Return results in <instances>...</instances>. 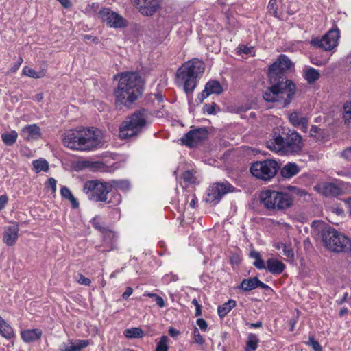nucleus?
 <instances>
[{"mask_svg": "<svg viewBox=\"0 0 351 351\" xmlns=\"http://www.w3.org/2000/svg\"><path fill=\"white\" fill-rule=\"evenodd\" d=\"M292 62L285 55L279 56L269 66L268 76L271 84L263 94V99L269 102H276L282 107L290 104L295 95V86L291 80L284 79V73L291 69Z\"/></svg>", "mask_w": 351, "mask_h": 351, "instance_id": "obj_1", "label": "nucleus"}, {"mask_svg": "<svg viewBox=\"0 0 351 351\" xmlns=\"http://www.w3.org/2000/svg\"><path fill=\"white\" fill-rule=\"evenodd\" d=\"M144 81L136 72L121 73L117 87L114 90L115 102L125 106H130L144 90Z\"/></svg>", "mask_w": 351, "mask_h": 351, "instance_id": "obj_2", "label": "nucleus"}, {"mask_svg": "<svg viewBox=\"0 0 351 351\" xmlns=\"http://www.w3.org/2000/svg\"><path fill=\"white\" fill-rule=\"evenodd\" d=\"M64 146L78 151H90L101 143V131L97 129L76 128L64 132L62 139Z\"/></svg>", "mask_w": 351, "mask_h": 351, "instance_id": "obj_3", "label": "nucleus"}, {"mask_svg": "<svg viewBox=\"0 0 351 351\" xmlns=\"http://www.w3.org/2000/svg\"><path fill=\"white\" fill-rule=\"evenodd\" d=\"M266 147L272 152L281 154H298L302 148V138L296 132L287 134L284 137L280 129L274 128L271 138L266 142Z\"/></svg>", "mask_w": 351, "mask_h": 351, "instance_id": "obj_4", "label": "nucleus"}, {"mask_svg": "<svg viewBox=\"0 0 351 351\" xmlns=\"http://www.w3.org/2000/svg\"><path fill=\"white\" fill-rule=\"evenodd\" d=\"M147 116V110L141 108L127 117L119 127V138L128 139L137 136L148 125Z\"/></svg>", "mask_w": 351, "mask_h": 351, "instance_id": "obj_5", "label": "nucleus"}, {"mask_svg": "<svg viewBox=\"0 0 351 351\" xmlns=\"http://www.w3.org/2000/svg\"><path fill=\"white\" fill-rule=\"evenodd\" d=\"M260 200L269 210H285L289 208L293 202L292 197L289 193L270 189L261 193Z\"/></svg>", "mask_w": 351, "mask_h": 351, "instance_id": "obj_6", "label": "nucleus"}, {"mask_svg": "<svg viewBox=\"0 0 351 351\" xmlns=\"http://www.w3.org/2000/svg\"><path fill=\"white\" fill-rule=\"evenodd\" d=\"M322 240L326 246L336 252L351 250V241L343 234L334 228H325L322 232Z\"/></svg>", "mask_w": 351, "mask_h": 351, "instance_id": "obj_7", "label": "nucleus"}, {"mask_svg": "<svg viewBox=\"0 0 351 351\" xmlns=\"http://www.w3.org/2000/svg\"><path fill=\"white\" fill-rule=\"evenodd\" d=\"M83 191L90 200L96 202H107L108 195L112 193L109 182H101L97 180L86 181L83 187Z\"/></svg>", "mask_w": 351, "mask_h": 351, "instance_id": "obj_8", "label": "nucleus"}, {"mask_svg": "<svg viewBox=\"0 0 351 351\" xmlns=\"http://www.w3.org/2000/svg\"><path fill=\"white\" fill-rule=\"evenodd\" d=\"M279 168L276 160L266 159L252 163L250 172L253 176L259 180L269 181L276 176Z\"/></svg>", "mask_w": 351, "mask_h": 351, "instance_id": "obj_9", "label": "nucleus"}, {"mask_svg": "<svg viewBox=\"0 0 351 351\" xmlns=\"http://www.w3.org/2000/svg\"><path fill=\"white\" fill-rule=\"evenodd\" d=\"M340 37L339 29L329 30L322 38H315L311 40V45L314 47L330 51L337 47Z\"/></svg>", "mask_w": 351, "mask_h": 351, "instance_id": "obj_10", "label": "nucleus"}, {"mask_svg": "<svg viewBox=\"0 0 351 351\" xmlns=\"http://www.w3.org/2000/svg\"><path fill=\"white\" fill-rule=\"evenodd\" d=\"M100 19L108 26L113 28H125L128 22L122 16L108 8H102L98 13Z\"/></svg>", "mask_w": 351, "mask_h": 351, "instance_id": "obj_11", "label": "nucleus"}, {"mask_svg": "<svg viewBox=\"0 0 351 351\" xmlns=\"http://www.w3.org/2000/svg\"><path fill=\"white\" fill-rule=\"evenodd\" d=\"M176 80L178 85L183 86L184 91L187 95L193 93L198 83V80L182 65L179 67L176 72Z\"/></svg>", "mask_w": 351, "mask_h": 351, "instance_id": "obj_12", "label": "nucleus"}, {"mask_svg": "<svg viewBox=\"0 0 351 351\" xmlns=\"http://www.w3.org/2000/svg\"><path fill=\"white\" fill-rule=\"evenodd\" d=\"M208 136V131L206 128H198L190 130L186 133L180 141L182 145L189 147H195L202 143Z\"/></svg>", "mask_w": 351, "mask_h": 351, "instance_id": "obj_13", "label": "nucleus"}, {"mask_svg": "<svg viewBox=\"0 0 351 351\" xmlns=\"http://www.w3.org/2000/svg\"><path fill=\"white\" fill-rule=\"evenodd\" d=\"M162 0H132L140 13L146 16L154 15L160 8Z\"/></svg>", "mask_w": 351, "mask_h": 351, "instance_id": "obj_14", "label": "nucleus"}, {"mask_svg": "<svg viewBox=\"0 0 351 351\" xmlns=\"http://www.w3.org/2000/svg\"><path fill=\"white\" fill-rule=\"evenodd\" d=\"M111 190H121L122 191H128L130 189V184L128 180H112L110 181ZM121 202V195L119 193L112 191V197L108 202L110 206H117Z\"/></svg>", "mask_w": 351, "mask_h": 351, "instance_id": "obj_15", "label": "nucleus"}, {"mask_svg": "<svg viewBox=\"0 0 351 351\" xmlns=\"http://www.w3.org/2000/svg\"><path fill=\"white\" fill-rule=\"evenodd\" d=\"M182 65L198 81L203 76L206 68L205 63L198 58H193Z\"/></svg>", "mask_w": 351, "mask_h": 351, "instance_id": "obj_16", "label": "nucleus"}, {"mask_svg": "<svg viewBox=\"0 0 351 351\" xmlns=\"http://www.w3.org/2000/svg\"><path fill=\"white\" fill-rule=\"evenodd\" d=\"M212 94H219V81H208L205 85L204 90L198 94L196 101L201 104Z\"/></svg>", "mask_w": 351, "mask_h": 351, "instance_id": "obj_17", "label": "nucleus"}, {"mask_svg": "<svg viewBox=\"0 0 351 351\" xmlns=\"http://www.w3.org/2000/svg\"><path fill=\"white\" fill-rule=\"evenodd\" d=\"M19 230L17 223H14L13 225L6 227L3 235V242L8 246H13L19 237Z\"/></svg>", "mask_w": 351, "mask_h": 351, "instance_id": "obj_18", "label": "nucleus"}, {"mask_svg": "<svg viewBox=\"0 0 351 351\" xmlns=\"http://www.w3.org/2000/svg\"><path fill=\"white\" fill-rule=\"evenodd\" d=\"M88 345V340H77L75 343L73 340L68 341V345L63 343L58 348V351H81L84 348Z\"/></svg>", "mask_w": 351, "mask_h": 351, "instance_id": "obj_19", "label": "nucleus"}, {"mask_svg": "<svg viewBox=\"0 0 351 351\" xmlns=\"http://www.w3.org/2000/svg\"><path fill=\"white\" fill-rule=\"evenodd\" d=\"M103 241L107 247L105 251L110 252L116 247L117 234L112 230L107 228L102 233Z\"/></svg>", "mask_w": 351, "mask_h": 351, "instance_id": "obj_20", "label": "nucleus"}, {"mask_svg": "<svg viewBox=\"0 0 351 351\" xmlns=\"http://www.w3.org/2000/svg\"><path fill=\"white\" fill-rule=\"evenodd\" d=\"M21 132L28 141L38 139L41 135L40 128L36 124L25 126Z\"/></svg>", "mask_w": 351, "mask_h": 351, "instance_id": "obj_21", "label": "nucleus"}, {"mask_svg": "<svg viewBox=\"0 0 351 351\" xmlns=\"http://www.w3.org/2000/svg\"><path fill=\"white\" fill-rule=\"evenodd\" d=\"M285 269V265L278 259L271 258L267 261V269L272 274H280Z\"/></svg>", "mask_w": 351, "mask_h": 351, "instance_id": "obj_22", "label": "nucleus"}, {"mask_svg": "<svg viewBox=\"0 0 351 351\" xmlns=\"http://www.w3.org/2000/svg\"><path fill=\"white\" fill-rule=\"evenodd\" d=\"M42 333L40 329H29L21 331V335L25 342L30 343L40 339Z\"/></svg>", "mask_w": 351, "mask_h": 351, "instance_id": "obj_23", "label": "nucleus"}, {"mask_svg": "<svg viewBox=\"0 0 351 351\" xmlns=\"http://www.w3.org/2000/svg\"><path fill=\"white\" fill-rule=\"evenodd\" d=\"M219 198V182H216L210 185L207 191L205 201L207 203H212Z\"/></svg>", "mask_w": 351, "mask_h": 351, "instance_id": "obj_24", "label": "nucleus"}, {"mask_svg": "<svg viewBox=\"0 0 351 351\" xmlns=\"http://www.w3.org/2000/svg\"><path fill=\"white\" fill-rule=\"evenodd\" d=\"M300 171V167L294 162H288L280 171L281 176L285 178H290L298 174Z\"/></svg>", "mask_w": 351, "mask_h": 351, "instance_id": "obj_25", "label": "nucleus"}, {"mask_svg": "<svg viewBox=\"0 0 351 351\" xmlns=\"http://www.w3.org/2000/svg\"><path fill=\"white\" fill-rule=\"evenodd\" d=\"M303 77L308 84H311L319 78L320 73L317 69L309 67L304 70Z\"/></svg>", "mask_w": 351, "mask_h": 351, "instance_id": "obj_26", "label": "nucleus"}, {"mask_svg": "<svg viewBox=\"0 0 351 351\" xmlns=\"http://www.w3.org/2000/svg\"><path fill=\"white\" fill-rule=\"evenodd\" d=\"M341 193V189L332 183L325 184L322 190V193L325 196L337 197Z\"/></svg>", "mask_w": 351, "mask_h": 351, "instance_id": "obj_27", "label": "nucleus"}, {"mask_svg": "<svg viewBox=\"0 0 351 351\" xmlns=\"http://www.w3.org/2000/svg\"><path fill=\"white\" fill-rule=\"evenodd\" d=\"M123 335L128 339H141L145 335L140 327L127 328L123 331Z\"/></svg>", "mask_w": 351, "mask_h": 351, "instance_id": "obj_28", "label": "nucleus"}, {"mask_svg": "<svg viewBox=\"0 0 351 351\" xmlns=\"http://www.w3.org/2000/svg\"><path fill=\"white\" fill-rule=\"evenodd\" d=\"M257 277L243 279L239 286V289H243L245 291H249L255 289L257 288Z\"/></svg>", "mask_w": 351, "mask_h": 351, "instance_id": "obj_29", "label": "nucleus"}, {"mask_svg": "<svg viewBox=\"0 0 351 351\" xmlns=\"http://www.w3.org/2000/svg\"><path fill=\"white\" fill-rule=\"evenodd\" d=\"M60 195L63 198L66 199L71 202L73 208H77L79 207V202L73 195L71 191L68 187L62 186L60 189Z\"/></svg>", "mask_w": 351, "mask_h": 351, "instance_id": "obj_30", "label": "nucleus"}, {"mask_svg": "<svg viewBox=\"0 0 351 351\" xmlns=\"http://www.w3.org/2000/svg\"><path fill=\"white\" fill-rule=\"evenodd\" d=\"M259 339L258 337L253 333L247 335L245 351H256L258 348Z\"/></svg>", "mask_w": 351, "mask_h": 351, "instance_id": "obj_31", "label": "nucleus"}, {"mask_svg": "<svg viewBox=\"0 0 351 351\" xmlns=\"http://www.w3.org/2000/svg\"><path fill=\"white\" fill-rule=\"evenodd\" d=\"M18 134L15 130H12L10 132L4 133L1 135L2 141L8 146L13 145L17 139Z\"/></svg>", "mask_w": 351, "mask_h": 351, "instance_id": "obj_32", "label": "nucleus"}, {"mask_svg": "<svg viewBox=\"0 0 351 351\" xmlns=\"http://www.w3.org/2000/svg\"><path fill=\"white\" fill-rule=\"evenodd\" d=\"M0 334L6 339L13 337L12 328L0 317Z\"/></svg>", "mask_w": 351, "mask_h": 351, "instance_id": "obj_33", "label": "nucleus"}, {"mask_svg": "<svg viewBox=\"0 0 351 351\" xmlns=\"http://www.w3.org/2000/svg\"><path fill=\"white\" fill-rule=\"evenodd\" d=\"M32 165L36 173L40 171H47L49 170V164L46 160H35L32 162Z\"/></svg>", "mask_w": 351, "mask_h": 351, "instance_id": "obj_34", "label": "nucleus"}, {"mask_svg": "<svg viewBox=\"0 0 351 351\" xmlns=\"http://www.w3.org/2000/svg\"><path fill=\"white\" fill-rule=\"evenodd\" d=\"M306 117L301 116L299 113L294 112L289 115L290 122L295 127H298L302 123H306Z\"/></svg>", "mask_w": 351, "mask_h": 351, "instance_id": "obj_35", "label": "nucleus"}, {"mask_svg": "<svg viewBox=\"0 0 351 351\" xmlns=\"http://www.w3.org/2000/svg\"><path fill=\"white\" fill-rule=\"evenodd\" d=\"M282 5V0H270L268 4V10L270 14L275 17L278 16L279 6Z\"/></svg>", "mask_w": 351, "mask_h": 351, "instance_id": "obj_36", "label": "nucleus"}, {"mask_svg": "<svg viewBox=\"0 0 351 351\" xmlns=\"http://www.w3.org/2000/svg\"><path fill=\"white\" fill-rule=\"evenodd\" d=\"M23 74L34 79L41 78L45 76L44 71L36 72L35 70L28 66H25L23 68Z\"/></svg>", "mask_w": 351, "mask_h": 351, "instance_id": "obj_37", "label": "nucleus"}, {"mask_svg": "<svg viewBox=\"0 0 351 351\" xmlns=\"http://www.w3.org/2000/svg\"><path fill=\"white\" fill-rule=\"evenodd\" d=\"M236 302L234 300H229L221 306V317L227 315L234 306Z\"/></svg>", "mask_w": 351, "mask_h": 351, "instance_id": "obj_38", "label": "nucleus"}, {"mask_svg": "<svg viewBox=\"0 0 351 351\" xmlns=\"http://www.w3.org/2000/svg\"><path fill=\"white\" fill-rule=\"evenodd\" d=\"M167 341L168 337L165 335L162 336L157 343L156 351H168Z\"/></svg>", "mask_w": 351, "mask_h": 351, "instance_id": "obj_39", "label": "nucleus"}, {"mask_svg": "<svg viewBox=\"0 0 351 351\" xmlns=\"http://www.w3.org/2000/svg\"><path fill=\"white\" fill-rule=\"evenodd\" d=\"M235 188L227 181L221 182V197L228 193H232Z\"/></svg>", "mask_w": 351, "mask_h": 351, "instance_id": "obj_40", "label": "nucleus"}, {"mask_svg": "<svg viewBox=\"0 0 351 351\" xmlns=\"http://www.w3.org/2000/svg\"><path fill=\"white\" fill-rule=\"evenodd\" d=\"M343 110V118L344 121L348 123L351 121V101L344 104Z\"/></svg>", "mask_w": 351, "mask_h": 351, "instance_id": "obj_41", "label": "nucleus"}, {"mask_svg": "<svg viewBox=\"0 0 351 351\" xmlns=\"http://www.w3.org/2000/svg\"><path fill=\"white\" fill-rule=\"evenodd\" d=\"M237 51L239 53H244L246 55H252L254 56V47L247 46L245 45H240L237 47Z\"/></svg>", "mask_w": 351, "mask_h": 351, "instance_id": "obj_42", "label": "nucleus"}, {"mask_svg": "<svg viewBox=\"0 0 351 351\" xmlns=\"http://www.w3.org/2000/svg\"><path fill=\"white\" fill-rule=\"evenodd\" d=\"M143 295L144 296H148L149 298H154L155 302L156 303V304L158 305L160 307L162 308V307L165 306L164 300L162 299V297L158 295L156 293L145 292L143 294Z\"/></svg>", "mask_w": 351, "mask_h": 351, "instance_id": "obj_43", "label": "nucleus"}, {"mask_svg": "<svg viewBox=\"0 0 351 351\" xmlns=\"http://www.w3.org/2000/svg\"><path fill=\"white\" fill-rule=\"evenodd\" d=\"M93 227L102 233L108 227L104 226L103 223L101 222L98 217H94L90 221Z\"/></svg>", "mask_w": 351, "mask_h": 351, "instance_id": "obj_44", "label": "nucleus"}, {"mask_svg": "<svg viewBox=\"0 0 351 351\" xmlns=\"http://www.w3.org/2000/svg\"><path fill=\"white\" fill-rule=\"evenodd\" d=\"M254 265L258 269H267V266L265 265L264 261L261 258L259 254H256V260L254 262Z\"/></svg>", "mask_w": 351, "mask_h": 351, "instance_id": "obj_45", "label": "nucleus"}, {"mask_svg": "<svg viewBox=\"0 0 351 351\" xmlns=\"http://www.w3.org/2000/svg\"><path fill=\"white\" fill-rule=\"evenodd\" d=\"M308 344L312 347L314 351H322V348L320 346L319 343L315 340L313 336L309 337Z\"/></svg>", "mask_w": 351, "mask_h": 351, "instance_id": "obj_46", "label": "nucleus"}, {"mask_svg": "<svg viewBox=\"0 0 351 351\" xmlns=\"http://www.w3.org/2000/svg\"><path fill=\"white\" fill-rule=\"evenodd\" d=\"M283 254L288 258H293L294 257V253L291 247L289 245L285 244L282 248Z\"/></svg>", "mask_w": 351, "mask_h": 351, "instance_id": "obj_47", "label": "nucleus"}, {"mask_svg": "<svg viewBox=\"0 0 351 351\" xmlns=\"http://www.w3.org/2000/svg\"><path fill=\"white\" fill-rule=\"evenodd\" d=\"M217 107V104L215 103H213L212 104H206L204 106V112H206L208 114H213L215 113V108Z\"/></svg>", "mask_w": 351, "mask_h": 351, "instance_id": "obj_48", "label": "nucleus"}, {"mask_svg": "<svg viewBox=\"0 0 351 351\" xmlns=\"http://www.w3.org/2000/svg\"><path fill=\"white\" fill-rule=\"evenodd\" d=\"M86 167H90L92 169L97 170L104 167V165L101 162H84Z\"/></svg>", "mask_w": 351, "mask_h": 351, "instance_id": "obj_49", "label": "nucleus"}, {"mask_svg": "<svg viewBox=\"0 0 351 351\" xmlns=\"http://www.w3.org/2000/svg\"><path fill=\"white\" fill-rule=\"evenodd\" d=\"M182 178L185 182H193V180H194V176H193V174L192 171L188 170V171H185L182 174Z\"/></svg>", "mask_w": 351, "mask_h": 351, "instance_id": "obj_50", "label": "nucleus"}, {"mask_svg": "<svg viewBox=\"0 0 351 351\" xmlns=\"http://www.w3.org/2000/svg\"><path fill=\"white\" fill-rule=\"evenodd\" d=\"M193 335H194L195 341L197 343L202 344L204 342V340L202 336L200 335V332H199L198 328L196 327H195V328H194Z\"/></svg>", "mask_w": 351, "mask_h": 351, "instance_id": "obj_51", "label": "nucleus"}, {"mask_svg": "<svg viewBox=\"0 0 351 351\" xmlns=\"http://www.w3.org/2000/svg\"><path fill=\"white\" fill-rule=\"evenodd\" d=\"M47 188H50L52 193L56 192V180L53 178H49L48 179V186Z\"/></svg>", "mask_w": 351, "mask_h": 351, "instance_id": "obj_52", "label": "nucleus"}, {"mask_svg": "<svg viewBox=\"0 0 351 351\" xmlns=\"http://www.w3.org/2000/svg\"><path fill=\"white\" fill-rule=\"evenodd\" d=\"M77 282L81 284L86 286H88L90 284L91 281L89 278L85 277L82 274H79V278L77 280Z\"/></svg>", "mask_w": 351, "mask_h": 351, "instance_id": "obj_53", "label": "nucleus"}, {"mask_svg": "<svg viewBox=\"0 0 351 351\" xmlns=\"http://www.w3.org/2000/svg\"><path fill=\"white\" fill-rule=\"evenodd\" d=\"M196 323H197V325L199 327V328L202 331H206V330L207 328V323L204 319H202V318L197 319Z\"/></svg>", "mask_w": 351, "mask_h": 351, "instance_id": "obj_54", "label": "nucleus"}, {"mask_svg": "<svg viewBox=\"0 0 351 351\" xmlns=\"http://www.w3.org/2000/svg\"><path fill=\"white\" fill-rule=\"evenodd\" d=\"M8 201V196L3 195L0 196V210H1L7 204Z\"/></svg>", "mask_w": 351, "mask_h": 351, "instance_id": "obj_55", "label": "nucleus"}, {"mask_svg": "<svg viewBox=\"0 0 351 351\" xmlns=\"http://www.w3.org/2000/svg\"><path fill=\"white\" fill-rule=\"evenodd\" d=\"M341 156L346 160H351V147H348L343 150L341 153Z\"/></svg>", "mask_w": 351, "mask_h": 351, "instance_id": "obj_56", "label": "nucleus"}, {"mask_svg": "<svg viewBox=\"0 0 351 351\" xmlns=\"http://www.w3.org/2000/svg\"><path fill=\"white\" fill-rule=\"evenodd\" d=\"M133 293V289L130 287H128L122 294V298L123 300H127Z\"/></svg>", "mask_w": 351, "mask_h": 351, "instance_id": "obj_57", "label": "nucleus"}, {"mask_svg": "<svg viewBox=\"0 0 351 351\" xmlns=\"http://www.w3.org/2000/svg\"><path fill=\"white\" fill-rule=\"evenodd\" d=\"M22 62H23V58H22V57H19L17 62L15 63L13 65L12 68L11 69V71L13 73L16 72L19 69Z\"/></svg>", "mask_w": 351, "mask_h": 351, "instance_id": "obj_58", "label": "nucleus"}, {"mask_svg": "<svg viewBox=\"0 0 351 351\" xmlns=\"http://www.w3.org/2000/svg\"><path fill=\"white\" fill-rule=\"evenodd\" d=\"M320 130V128L317 125H312L310 130V135L311 136H315L317 134L319 133Z\"/></svg>", "mask_w": 351, "mask_h": 351, "instance_id": "obj_59", "label": "nucleus"}, {"mask_svg": "<svg viewBox=\"0 0 351 351\" xmlns=\"http://www.w3.org/2000/svg\"><path fill=\"white\" fill-rule=\"evenodd\" d=\"M169 335L172 337H176L178 335H180V331L176 329L173 327H170L169 329Z\"/></svg>", "mask_w": 351, "mask_h": 351, "instance_id": "obj_60", "label": "nucleus"}, {"mask_svg": "<svg viewBox=\"0 0 351 351\" xmlns=\"http://www.w3.org/2000/svg\"><path fill=\"white\" fill-rule=\"evenodd\" d=\"M152 96H154L156 99H157L158 101L160 103L163 101V96L161 93H157L155 94H149L147 96V97H151Z\"/></svg>", "mask_w": 351, "mask_h": 351, "instance_id": "obj_61", "label": "nucleus"}, {"mask_svg": "<svg viewBox=\"0 0 351 351\" xmlns=\"http://www.w3.org/2000/svg\"><path fill=\"white\" fill-rule=\"evenodd\" d=\"M58 1L65 8H69L71 6V2L70 0H58Z\"/></svg>", "mask_w": 351, "mask_h": 351, "instance_id": "obj_62", "label": "nucleus"}, {"mask_svg": "<svg viewBox=\"0 0 351 351\" xmlns=\"http://www.w3.org/2000/svg\"><path fill=\"white\" fill-rule=\"evenodd\" d=\"M308 118H307V119H306V123H302L298 126V127H300V129H301L303 132H307V130H308Z\"/></svg>", "mask_w": 351, "mask_h": 351, "instance_id": "obj_63", "label": "nucleus"}, {"mask_svg": "<svg viewBox=\"0 0 351 351\" xmlns=\"http://www.w3.org/2000/svg\"><path fill=\"white\" fill-rule=\"evenodd\" d=\"M257 287H261V288H262L263 289H268L269 288V287L267 285L263 283V282H261L258 279L257 280Z\"/></svg>", "mask_w": 351, "mask_h": 351, "instance_id": "obj_64", "label": "nucleus"}]
</instances>
